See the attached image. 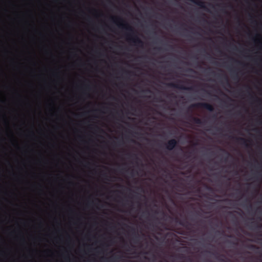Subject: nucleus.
Wrapping results in <instances>:
<instances>
[{
  "instance_id": "obj_3",
  "label": "nucleus",
  "mask_w": 262,
  "mask_h": 262,
  "mask_svg": "<svg viewBox=\"0 0 262 262\" xmlns=\"http://www.w3.org/2000/svg\"><path fill=\"white\" fill-rule=\"evenodd\" d=\"M178 144V141L174 139H172L168 141L165 144V148L168 150H172Z\"/></svg>"
},
{
  "instance_id": "obj_10",
  "label": "nucleus",
  "mask_w": 262,
  "mask_h": 262,
  "mask_svg": "<svg viewBox=\"0 0 262 262\" xmlns=\"http://www.w3.org/2000/svg\"><path fill=\"white\" fill-rule=\"evenodd\" d=\"M227 16H232L231 15H227ZM234 16H244L236 15H234ZM247 16H262V15H254L249 14V15H247Z\"/></svg>"
},
{
  "instance_id": "obj_2",
  "label": "nucleus",
  "mask_w": 262,
  "mask_h": 262,
  "mask_svg": "<svg viewBox=\"0 0 262 262\" xmlns=\"http://www.w3.org/2000/svg\"><path fill=\"white\" fill-rule=\"evenodd\" d=\"M190 107H192V108H205L210 112H212L214 110V108L211 104H210L209 103H203V102L193 104L190 106Z\"/></svg>"
},
{
  "instance_id": "obj_33",
  "label": "nucleus",
  "mask_w": 262,
  "mask_h": 262,
  "mask_svg": "<svg viewBox=\"0 0 262 262\" xmlns=\"http://www.w3.org/2000/svg\"><path fill=\"white\" fill-rule=\"evenodd\" d=\"M155 18H157L158 17H156Z\"/></svg>"
},
{
  "instance_id": "obj_25",
  "label": "nucleus",
  "mask_w": 262,
  "mask_h": 262,
  "mask_svg": "<svg viewBox=\"0 0 262 262\" xmlns=\"http://www.w3.org/2000/svg\"><path fill=\"white\" fill-rule=\"evenodd\" d=\"M159 16H160V17H162V16H164L163 15H159ZM166 16H170L169 15H167Z\"/></svg>"
},
{
  "instance_id": "obj_26",
  "label": "nucleus",
  "mask_w": 262,
  "mask_h": 262,
  "mask_svg": "<svg viewBox=\"0 0 262 262\" xmlns=\"http://www.w3.org/2000/svg\"><path fill=\"white\" fill-rule=\"evenodd\" d=\"M219 52H220L221 53H222V51H221V50H219Z\"/></svg>"
},
{
  "instance_id": "obj_23",
  "label": "nucleus",
  "mask_w": 262,
  "mask_h": 262,
  "mask_svg": "<svg viewBox=\"0 0 262 262\" xmlns=\"http://www.w3.org/2000/svg\"><path fill=\"white\" fill-rule=\"evenodd\" d=\"M123 4L124 6H126V4L125 3H124V1H123Z\"/></svg>"
},
{
  "instance_id": "obj_6",
  "label": "nucleus",
  "mask_w": 262,
  "mask_h": 262,
  "mask_svg": "<svg viewBox=\"0 0 262 262\" xmlns=\"http://www.w3.org/2000/svg\"><path fill=\"white\" fill-rule=\"evenodd\" d=\"M192 120L193 122L196 124H202L203 123L202 121L200 118L192 117Z\"/></svg>"
},
{
  "instance_id": "obj_31",
  "label": "nucleus",
  "mask_w": 262,
  "mask_h": 262,
  "mask_svg": "<svg viewBox=\"0 0 262 262\" xmlns=\"http://www.w3.org/2000/svg\"><path fill=\"white\" fill-rule=\"evenodd\" d=\"M251 247H252V248H255V247L254 246H253V245H252V246H251Z\"/></svg>"
},
{
  "instance_id": "obj_14",
  "label": "nucleus",
  "mask_w": 262,
  "mask_h": 262,
  "mask_svg": "<svg viewBox=\"0 0 262 262\" xmlns=\"http://www.w3.org/2000/svg\"><path fill=\"white\" fill-rule=\"evenodd\" d=\"M138 236L136 235L135 236V238H134L133 240L135 243H137L138 241Z\"/></svg>"
},
{
  "instance_id": "obj_20",
  "label": "nucleus",
  "mask_w": 262,
  "mask_h": 262,
  "mask_svg": "<svg viewBox=\"0 0 262 262\" xmlns=\"http://www.w3.org/2000/svg\"><path fill=\"white\" fill-rule=\"evenodd\" d=\"M127 16H132V17H133V16H136L135 15H127ZM139 16H143L142 15H140Z\"/></svg>"
},
{
  "instance_id": "obj_29",
  "label": "nucleus",
  "mask_w": 262,
  "mask_h": 262,
  "mask_svg": "<svg viewBox=\"0 0 262 262\" xmlns=\"http://www.w3.org/2000/svg\"><path fill=\"white\" fill-rule=\"evenodd\" d=\"M77 4L78 5H80L79 2H77Z\"/></svg>"
},
{
  "instance_id": "obj_24",
  "label": "nucleus",
  "mask_w": 262,
  "mask_h": 262,
  "mask_svg": "<svg viewBox=\"0 0 262 262\" xmlns=\"http://www.w3.org/2000/svg\"><path fill=\"white\" fill-rule=\"evenodd\" d=\"M96 128H97V129H98L99 130H100L102 131V129H100L98 127H97H97H96Z\"/></svg>"
},
{
  "instance_id": "obj_7",
  "label": "nucleus",
  "mask_w": 262,
  "mask_h": 262,
  "mask_svg": "<svg viewBox=\"0 0 262 262\" xmlns=\"http://www.w3.org/2000/svg\"><path fill=\"white\" fill-rule=\"evenodd\" d=\"M106 3L108 6L114 7L115 4L111 0H106Z\"/></svg>"
},
{
  "instance_id": "obj_28",
  "label": "nucleus",
  "mask_w": 262,
  "mask_h": 262,
  "mask_svg": "<svg viewBox=\"0 0 262 262\" xmlns=\"http://www.w3.org/2000/svg\"><path fill=\"white\" fill-rule=\"evenodd\" d=\"M132 230H133V231H135V229H134V228H132Z\"/></svg>"
},
{
  "instance_id": "obj_35",
  "label": "nucleus",
  "mask_w": 262,
  "mask_h": 262,
  "mask_svg": "<svg viewBox=\"0 0 262 262\" xmlns=\"http://www.w3.org/2000/svg\"><path fill=\"white\" fill-rule=\"evenodd\" d=\"M160 262H161V261H160Z\"/></svg>"
},
{
  "instance_id": "obj_16",
  "label": "nucleus",
  "mask_w": 262,
  "mask_h": 262,
  "mask_svg": "<svg viewBox=\"0 0 262 262\" xmlns=\"http://www.w3.org/2000/svg\"><path fill=\"white\" fill-rule=\"evenodd\" d=\"M187 71H189V72H193V73H195V71H194L193 70L191 69H188L187 70Z\"/></svg>"
},
{
  "instance_id": "obj_1",
  "label": "nucleus",
  "mask_w": 262,
  "mask_h": 262,
  "mask_svg": "<svg viewBox=\"0 0 262 262\" xmlns=\"http://www.w3.org/2000/svg\"><path fill=\"white\" fill-rule=\"evenodd\" d=\"M126 30L129 32V33L127 34L128 36H130L129 38V40L134 42L136 45L139 46H142L143 45V41L135 34L134 29L129 25H126L124 27Z\"/></svg>"
},
{
  "instance_id": "obj_18",
  "label": "nucleus",
  "mask_w": 262,
  "mask_h": 262,
  "mask_svg": "<svg viewBox=\"0 0 262 262\" xmlns=\"http://www.w3.org/2000/svg\"><path fill=\"white\" fill-rule=\"evenodd\" d=\"M216 258H217V259H218L219 260H220L221 261H222V262H225V260H224V259H220V258H218V257H216Z\"/></svg>"
},
{
  "instance_id": "obj_22",
  "label": "nucleus",
  "mask_w": 262,
  "mask_h": 262,
  "mask_svg": "<svg viewBox=\"0 0 262 262\" xmlns=\"http://www.w3.org/2000/svg\"><path fill=\"white\" fill-rule=\"evenodd\" d=\"M190 153H189V155H188V156H187V155H186V156H187V158H189V157H190Z\"/></svg>"
},
{
  "instance_id": "obj_12",
  "label": "nucleus",
  "mask_w": 262,
  "mask_h": 262,
  "mask_svg": "<svg viewBox=\"0 0 262 262\" xmlns=\"http://www.w3.org/2000/svg\"><path fill=\"white\" fill-rule=\"evenodd\" d=\"M118 257H117L118 258ZM117 258V257H112L111 259H107L106 262H115L116 260H114L115 259Z\"/></svg>"
},
{
  "instance_id": "obj_15",
  "label": "nucleus",
  "mask_w": 262,
  "mask_h": 262,
  "mask_svg": "<svg viewBox=\"0 0 262 262\" xmlns=\"http://www.w3.org/2000/svg\"><path fill=\"white\" fill-rule=\"evenodd\" d=\"M75 2V1L68 2V4L70 6H72L73 4Z\"/></svg>"
},
{
  "instance_id": "obj_13",
  "label": "nucleus",
  "mask_w": 262,
  "mask_h": 262,
  "mask_svg": "<svg viewBox=\"0 0 262 262\" xmlns=\"http://www.w3.org/2000/svg\"><path fill=\"white\" fill-rule=\"evenodd\" d=\"M225 79H226V81L227 85L228 86H230H230H231V85H230V83H229V80H228V78H227L226 76H225Z\"/></svg>"
},
{
  "instance_id": "obj_32",
  "label": "nucleus",
  "mask_w": 262,
  "mask_h": 262,
  "mask_svg": "<svg viewBox=\"0 0 262 262\" xmlns=\"http://www.w3.org/2000/svg\"><path fill=\"white\" fill-rule=\"evenodd\" d=\"M132 18H138V17H132Z\"/></svg>"
},
{
  "instance_id": "obj_17",
  "label": "nucleus",
  "mask_w": 262,
  "mask_h": 262,
  "mask_svg": "<svg viewBox=\"0 0 262 262\" xmlns=\"http://www.w3.org/2000/svg\"><path fill=\"white\" fill-rule=\"evenodd\" d=\"M221 150L225 151L226 153V154L228 156H231L229 153H228V152L226 151L225 150H224L223 149H221Z\"/></svg>"
},
{
  "instance_id": "obj_4",
  "label": "nucleus",
  "mask_w": 262,
  "mask_h": 262,
  "mask_svg": "<svg viewBox=\"0 0 262 262\" xmlns=\"http://www.w3.org/2000/svg\"><path fill=\"white\" fill-rule=\"evenodd\" d=\"M168 86L171 88H174L180 90H192L191 87H186L183 85H180L178 83H170L168 84Z\"/></svg>"
},
{
  "instance_id": "obj_30",
  "label": "nucleus",
  "mask_w": 262,
  "mask_h": 262,
  "mask_svg": "<svg viewBox=\"0 0 262 262\" xmlns=\"http://www.w3.org/2000/svg\"><path fill=\"white\" fill-rule=\"evenodd\" d=\"M238 62L239 63H240V64H243V63H242V62H241L240 61H238Z\"/></svg>"
},
{
  "instance_id": "obj_19",
  "label": "nucleus",
  "mask_w": 262,
  "mask_h": 262,
  "mask_svg": "<svg viewBox=\"0 0 262 262\" xmlns=\"http://www.w3.org/2000/svg\"><path fill=\"white\" fill-rule=\"evenodd\" d=\"M59 0H53V2L54 3H58L59 2Z\"/></svg>"
},
{
  "instance_id": "obj_11",
  "label": "nucleus",
  "mask_w": 262,
  "mask_h": 262,
  "mask_svg": "<svg viewBox=\"0 0 262 262\" xmlns=\"http://www.w3.org/2000/svg\"><path fill=\"white\" fill-rule=\"evenodd\" d=\"M216 6H217V7H225V4L224 3H217L216 4Z\"/></svg>"
},
{
  "instance_id": "obj_8",
  "label": "nucleus",
  "mask_w": 262,
  "mask_h": 262,
  "mask_svg": "<svg viewBox=\"0 0 262 262\" xmlns=\"http://www.w3.org/2000/svg\"><path fill=\"white\" fill-rule=\"evenodd\" d=\"M180 224L185 227H188V225H189L188 222H180Z\"/></svg>"
},
{
  "instance_id": "obj_34",
  "label": "nucleus",
  "mask_w": 262,
  "mask_h": 262,
  "mask_svg": "<svg viewBox=\"0 0 262 262\" xmlns=\"http://www.w3.org/2000/svg\"><path fill=\"white\" fill-rule=\"evenodd\" d=\"M207 18H209V17H207Z\"/></svg>"
},
{
  "instance_id": "obj_9",
  "label": "nucleus",
  "mask_w": 262,
  "mask_h": 262,
  "mask_svg": "<svg viewBox=\"0 0 262 262\" xmlns=\"http://www.w3.org/2000/svg\"><path fill=\"white\" fill-rule=\"evenodd\" d=\"M232 78H233V79H235V80H239V77H238L237 74L236 73L234 74V72H233V73Z\"/></svg>"
},
{
  "instance_id": "obj_21",
  "label": "nucleus",
  "mask_w": 262,
  "mask_h": 262,
  "mask_svg": "<svg viewBox=\"0 0 262 262\" xmlns=\"http://www.w3.org/2000/svg\"><path fill=\"white\" fill-rule=\"evenodd\" d=\"M200 16L205 17V16H207L206 15H205V14H203L202 15H201Z\"/></svg>"
},
{
  "instance_id": "obj_5",
  "label": "nucleus",
  "mask_w": 262,
  "mask_h": 262,
  "mask_svg": "<svg viewBox=\"0 0 262 262\" xmlns=\"http://www.w3.org/2000/svg\"><path fill=\"white\" fill-rule=\"evenodd\" d=\"M232 139H235L237 142L238 143H240L246 147H249L248 144H247V140L243 138H240V137H231Z\"/></svg>"
},
{
  "instance_id": "obj_27",
  "label": "nucleus",
  "mask_w": 262,
  "mask_h": 262,
  "mask_svg": "<svg viewBox=\"0 0 262 262\" xmlns=\"http://www.w3.org/2000/svg\"><path fill=\"white\" fill-rule=\"evenodd\" d=\"M126 73H127V74H129V73H130V72H129V71H127V72H126Z\"/></svg>"
}]
</instances>
